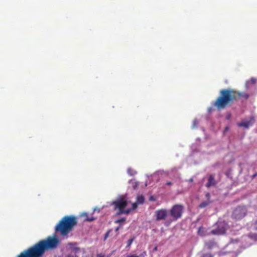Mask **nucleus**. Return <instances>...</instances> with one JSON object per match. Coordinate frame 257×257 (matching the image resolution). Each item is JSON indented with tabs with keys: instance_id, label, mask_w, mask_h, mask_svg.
<instances>
[{
	"instance_id": "obj_26",
	"label": "nucleus",
	"mask_w": 257,
	"mask_h": 257,
	"mask_svg": "<svg viewBox=\"0 0 257 257\" xmlns=\"http://www.w3.org/2000/svg\"><path fill=\"white\" fill-rule=\"evenodd\" d=\"M206 197L208 199V200H210V194L209 193H207L205 195Z\"/></svg>"
},
{
	"instance_id": "obj_29",
	"label": "nucleus",
	"mask_w": 257,
	"mask_h": 257,
	"mask_svg": "<svg viewBox=\"0 0 257 257\" xmlns=\"http://www.w3.org/2000/svg\"><path fill=\"white\" fill-rule=\"evenodd\" d=\"M167 185H171L172 183L171 181H167L166 183Z\"/></svg>"
},
{
	"instance_id": "obj_14",
	"label": "nucleus",
	"mask_w": 257,
	"mask_h": 257,
	"mask_svg": "<svg viewBox=\"0 0 257 257\" xmlns=\"http://www.w3.org/2000/svg\"><path fill=\"white\" fill-rule=\"evenodd\" d=\"M211 203V201L210 200H207V201H203L202 202H201L199 205V207L200 208H203L205 207H206L207 206H208V205H209Z\"/></svg>"
},
{
	"instance_id": "obj_1",
	"label": "nucleus",
	"mask_w": 257,
	"mask_h": 257,
	"mask_svg": "<svg viewBox=\"0 0 257 257\" xmlns=\"http://www.w3.org/2000/svg\"><path fill=\"white\" fill-rule=\"evenodd\" d=\"M59 243L57 237L48 236L25 250L18 257H42L46 250L55 249Z\"/></svg>"
},
{
	"instance_id": "obj_20",
	"label": "nucleus",
	"mask_w": 257,
	"mask_h": 257,
	"mask_svg": "<svg viewBox=\"0 0 257 257\" xmlns=\"http://www.w3.org/2000/svg\"><path fill=\"white\" fill-rule=\"evenodd\" d=\"M133 241H134L133 238L128 239L127 241V247H130L131 245V244H132Z\"/></svg>"
},
{
	"instance_id": "obj_12",
	"label": "nucleus",
	"mask_w": 257,
	"mask_h": 257,
	"mask_svg": "<svg viewBox=\"0 0 257 257\" xmlns=\"http://www.w3.org/2000/svg\"><path fill=\"white\" fill-rule=\"evenodd\" d=\"M80 216L84 218L83 220L85 221H92L95 219L93 216H89L86 212L82 213Z\"/></svg>"
},
{
	"instance_id": "obj_4",
	"label": "nucleus",
	"mask_w": 257,
	"mask_h": 257,
	"mask_svg": "<svg viewBox=\"0 0 257 257\" xmlns=\"http://www.w3.org/2000/svg\"><path fill=\"white\" fill-rule=\"evenodd\" d=\"M128 202L123 197H120L112 203V205L114 206L115 210H117L116 213L117 215L122 214H128L132 211V209H124V208L127 205Z\"/></svg>"
},
{
	"instance_id": "obj_11",
	"label": "nucleus",
	"mask_w": 257,
	"mask_h": 257,
	"mask_svg": "<svg viewBox=\"0 0 257 257\" xmlns=\"http://www.w3.org/2000/svg\"><path fill=\"white\" fill-rule=\"evenodd\" d=\"M216 184V181L214 179V176L212 175L209 176L208 182L206 184V186L209 188L211 186H215Z\"/></svg>"
},
{
	"instance_id": "obj_32",
	"label": "nucleus",
	"mask_w": 257,
	"mask_h": 257,
	"mask_svg": "<svg viewBox=\"0 0 257 257\" xmlns=\"http://www.w3.org/2000/svg\"><path fill=\"white\" fill-rule=\"evenodd\" d=\"M154 250L155 251L157 250V246L155 247V248H154Z\"/></svg>"
},
{
	"instance_id": "obj_3",
	"label": "nucleus",
	"mask_w": 257,
	"mask_h": 257,
	"mask_svg": "<svg viewBox=\"0 0 257 257\" xmlns=\"http://www.w3.org/2000/svg\"><path fill=\"white\" fill-rule=\"evenodd\" d=\"M77 223V218L73 215H66L61 218L56 225L55 230L61 236H66Z\"/></svg>"
},
{
	"instance_id": "obj_5",
	"label": "nucleus",
	"mask_w": 257,
	"mask_h": 257,
	"mask_svg": "<svg viewBox=\"0 0 257 257\" xmlns=\"http://www.w3.org/2000/svg\"><path fill=\"white\" fill-rule=\"evenodd\" d=\"M67 257H80V254H84L83 249L77 246L76 242H70L67 245Z\"/></svg>"
},
{
	"instance_id": "obj_16",
	"label": "nucleus",
	"mask_w": 257,
	"mask_h": 257,
	"mask_svg": "<svg viewBox=\"0 0 257 257\" xmlns=\"http://www.w3.org/2000/svg\"><path fill=\"white\" fill-rule=\"evenodd\" d=\"M146 255V252L144 251L143 253L141 254L139 256L137 255V254H130L128 255L126 257H145Z\"/></svg>"
},
{
	"instance_id": "obj_31",
	"label": "nucleus",
	"mask_w": 257,
	"mask_h": 257,
	"mask_svg": "<svg viewBox=\"0 0 257 257\" xmlns=\"http://www.w3.org/2000/svg\"><path fill=\"white\" fill-rule=\"evenodd\" d=\"M256 176H257V173L254 174L252 176V178H255Z\"/></svg>"
},
{
	"instance_id": "obj_17",
	"label": "nucleus",
	"mask_w": 257,
	"mask_h": 257,
	"mask_svg": "<svg viewBox=\"0 0 257 257\" xmlns=\"http://www.w3.org/2000/svg\"><path fill=\"white\" fill-rule=\"evenodd\" d=\"M214 242L212 241H210L205 243V245L208 248H211L213 246Z\"/></svg>"
},
{
	"instance_id": "obj_19",
	"label": "nucleus",
	"mask_w": 257,
	"mask_h": 257,
	"mask_svg": "<svg viewBox=\"0 0 257 257\" xmlns=\"http://www.w3.org/2000/svg\"><path fill=\"white\" fill-rule=\"evenodd\" d=\"M125 221V218L123 217V218H121L120 219L116 220L114 222L115 223H120V222H123Z\"/></svg>"
},
{
	"instance_id": "obj_22",
	"label": "nucleus",
	"mask_w": 257,
	"mask_h": 257,
	"mask_svg": "<svg viewBox=\"0 0 257 257\" xmlns=\"http://www.w3.org/2000/svg\"><path fill=\"white\" fill-rule=\"evenodd\" d=\"M201 257H213V255L210 253H205L202 255Z\"/></svg>"
},
{
	"instance_id": "obj_10",
	"label": "nucleus",
	"mask_w": 257,
	"mask_h": 257,
	"mask_svg": "<svg viewBox=\"0 0 257 257\" xmlns=\"http://www.w3.org/2000/svg\"><path fill=\"white\" fill-rule=\"evenodd\" d=\"M254 122V118L253 117L251 116L250 117L249 120L242 121L240 123H238V125L240 127L248 128L249 126L252 125Z\"/></svg>"
},
{
	"instance_id": "obj_24",
	"label": "nucleus",
	"mask_w": 257,
	"mask_h": 257,
	"mask_svg": "<svg viewBox=\"0 0 257 257\" xmlns=\"http://www.w3.org/2000/svg\"><path fill=\"white\" fill-rule=\"evenodd\" d=\"M198 124V121L197 120H194V121H193V127H195L197 126V125Z\"/></svg>"
},
{
	"instance_id": "obj_25",
	"label": "nucleus",
	"mask_w": 257,
	"mask_h": 257,
	"mask_svg": "<svg viewBox=\"0 0 257 257\" xmlns=\"http://www.w3.org/2000/svg\"><path fill=\"white\" fill-rule=\"evenodd\" d=\"M231 113H228L226 116V119H229L231 117Z\"/></svg>"
},
{
	"instance_id": "obj_8",
	"label": "nucleus",
	"mask_w": 257,
	"mask_h": 257,
	"mask_svg": "<svg viewBox=\"0 0 257 257\" xmlns=\"http://www.w3.org/2000/svg\"><path fill=\"white\" fill-rule=\"evenodd\" d=\"M229 225L225 221H220L217 223V227L211 231V233L216 235H222L225 233L228 229Z\"/></svg>"
},
{
	"instance_id": "obj_13",
	"label": "nucleus",
	"mask_w": 257,
	"mask_h": 257,
	"mask_svg": "<svg viewBox=\"0 0 257 257\" xmlns=\"http://www.w3.org/2000/svg\"><path fill=\"white\" fill-rule=\"evenodd\" d=\"M145 198L143 195H139L137 197L136 202L138 204H142L144 202Z\"/></svg>"
},
{
	"instance_id": "obj_6",
	"label": "nucleus",
	"mask_w": 257,
	"mask_h": 257,
	"mask_svg": "<svg viewBox=\"0 0 257 257\" xmlns=\"http://www.w3.org/2000/svg\"><path fill=\"white\" fill-rule=\"evenodd\" d=\"M247 212V209L245 206H239L233 211L231 217L236 220H239L246 216Z\"/></svg>"
},
{
	"instance_id": "obj_2",
	"label": "nucleus",
	"mask_w": 257,
	"mask_h": 257,
	"mask_svg": "<svg viewBox=\"0 0 257 257\" xmlns=\"http://www.w3.org/2000/svg\"><path fill=\"white\" fill-rule=\"evenodd\" d=\"M240 97L247 99L249 95L245 92H241L233 89H222L219 91V95L213 103L214 106L218 110L226 107L234 101H237Z\"/></svg>"
},
{
	"instance_id": "obj_21",
	"label": "nucleus",
	"mask_w": 257,
	"mask_h": 257,
	"mask_svg": "<svg viewBox=\"0 0 257 257\" xmlns=\"http://www.w3.org/2000/svg\"><path fill=\"white\" fill-rule=\"evenodd\" d=\"M138 205L139 204L136 202L133 203L132 204V208H131V209H132V210L136 209L138 207Z\"/></svg>"
},
{
	"instance_id": "obj_7",
	"label": "nucleus",
	"mask_w": 257,
	"mask_h": 257,
	"mask_svg": "<svg viewBox=\"0 0 257 257\" xmlns=\"http://www.w3.org/2000/svg\"><path fill=\"white\" fill-rule=\"evenodd\" d=\"M183 210L184 206L181 204H176L172 206L170 213L174 220H177L181 217Z\"/></svg>"
},
{
	"instance_id": "obj_9",
	"label": "nucleus",
	"mask_w": 257,
	"mask_h": 257,
	"mask_svg": "<svg viewBox=\"0 0 257 257\" xmlns=\"http://www.w3.org/2000/svg\"><path fill=\"white\" fill-rule=\"evenodd\" d=\"M168 211L166 209H158L155 211L156 220L157 221L166 219Z\"/></svg>"
},
{
	"instance_id": "obj_27",
	"label": "nucleus",
	"mask_w": 257,
	"mask_h": 257,
	"mask_svg": "<svg viewBox=\"0 0 257 257\" xmlns=\"http://www.w3.org/2000/svg\"><path fill=\"white\" fill-rule=\"evenodd\" d=\"M254 227L255 229L257 230V220L254 223Z\"/></svg>"
},
{
	"instance_id": "obj_30",
	"label": "nucleus",
	"mask_w": 257,
	"mask_h": 257,
	"mask_svg": "<svg viewBox=\"0 0 257 257\" xmlns=\"http://www.w3.org/2000/svg\"><path fill=\"white\" fill-rule=\"evenodd\" d=\"M120 226H117V227H116V228H115V231L116 232L118 231V230H119V228H120Z\"/></svg>"
},
{
	"instance_id": "obj_23",
	"label": "nucleus",
	"mask_w": 257,
	"mask_h": 257,
	"mask_svg": "<svg viewBox=\"0 0 257 257\" xmlns=\"http://www.w3.org/2000/svg\"><path fill=\"white\" fill-rule=\"evenodd\" d=\"M110 231H111L110 230H108L106 232V233H105V236H104V239H106L108 237Z\"/></svg>"
},
{
	"instance_id": "obj_28",
	"label": "nucleus",
	"mask_w": 257,
	"mask_h": 257,
	"mask_svg": "<svg viewBox=\"0 0 257 257\" xmlns=\"http://www.w3.org/2000/svg\"><path fill=\"white\" fill-rule=\"evenodd\" d=\"M97 257H105V255L102 253L97 254Z\"/></svg>"
},
{
	"instance_id": "obj_15",
	"label": "nucleus",
	"mask_w": 257,
	"mask_h": 257,
	"mask_svg": "<svg viewBox=\"0 0 257 257\" xmlns=\"http://www.w3.org/2000/svg\"><path fill=\"white\" fill-rule=\"evenodd\" d=\"M198 233L201 236H204L205 235L204 228L203 227H200L198 230Z\"/></svg>"
},
{
	"instance_id": "obj_18",
	"label": "nucleus",
	"mask_w": 257,
	"mask_h": 257,
	"mask_svg": "<svg viewBox=\"0 0 257 257\" xmlns=\"http://www.w3.org/2000/svg\"><path fill=\"white\" fill-rule=\"evenodd\" d=\"M256 82V79L254 78H251L248 81L246 82V85H247L248 83H250L252 84H254Z\"/></svg>"
}]
</instances>
